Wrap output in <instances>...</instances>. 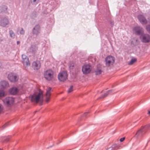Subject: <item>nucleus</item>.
Returning a JSON list of instances; mask_svg holds the SVG:
<instances>
[{
  "instance_id": "nucleus-16",
  "label": "nucleus",
  "mask_w": 150,
  "mask_h": 150,
  "mask_svg": "<svg viewBox=\"0 0 150 150\" xmlns=\"http://www.w3.org/2000/svg\"><path fill=\"white\" fill-rule=\"evenodd\" d=\"M121 146L118 144H115L111 146L108 148L107 150H117L120 149Z\"/></svg>"
},
{
  "instance_id": "nucleus-35",
  "label": "nucleus",
  "mask_w": 150,
  "mask_h": 150,
  "mask_svg": "<svg viewBox=\"0 0 150 150\" xmlns=\"http://www.w3.org/2000/svg\"><path fill=\"white\" fill-rule=\"evenodd\" d=\"M39 0H33V3H35L37 1H38Z\"/></svg>"
},
{
  "instance_id": "nucleus-20",
  "label": "nucleus",
  "mask_w": 150,
  "mask_h": 150,
  "mask_svg": "<svg viewBox=\"0 0 150 150\" xmlns=\"http://www.w3.org/2000/svg\"><path fill=\"white\" fill-rule=\"evenodd\" d=\"M113 91V90H112L108 91L103 95L100 98H103L107 96L108 95L112 94V91Z\"/></svg>"
},
{
  "instance_id": "nucleus-37",
  "label": "nucleus",
  "mask_w": 150,
  "mask_h": 150,
  "mask_svg": "<svg viewBox=\"0 0 150 150\" xmlns=\"http://www.w3.org/2000/svg\"><path fill=\"white\" fill-rule=\"evenodd\" d=\"M148 114L149 115H150V110L148 111Z\"/></svg>"
},
{
  "instance_id": "nucleus-19",
  "label": "nucleus",
  "mask_w": 150,
  "mask_h": 150,
  "mask_svg": "<svg viewBox=\"0 0 150 150\" xmlns=\"http://www.w3.org/2000/svg\"><path fill=\"white\" fill-rule=\"evenodd\" d=\"M19 90L16 87H13L10 89L9 92L11 94L15 95L18 92Z\"/></svg>"
},
{
  "instance_id": "nucleus-13",
  "label": "nucleus",
  "mask_w": 150,
  "mask_h": 150,
  "mask_svg": "<svg viewBox=\"0 0 150 150\" xmlns=\"http://www.w3.org/2000/svg\"><path fill=\"white\" fill-rule=\"evenodd\" d=\"M52 91V88L50 87L48 88L46 90V101L48 103L50 100L51 93Z\"/></svg>"
},
{
  "instance_id": "nucleus-22",
  "label": "nucleus",
  "mask_w": 150,
  "mask_h": 150,
  "mask_svg": "<svg viewBox=\"0 0 150 150\" xmlns=\"http://www.w3.org/2000/svg\"><path fill=\"white\" fill-rule=\"evenodd\" d=\"M137 59L136 58H132V59L129 62V64L131 65L135 62L137 61Z\"/></svg>"
},
{
  "instance_id": "nucleus-26",
  "label": "nucleus",
  "mask_w": 150,
  "mask_h": 150,
  "mask_svg": "<svg viewBox=\"0 0 150 150\" xmlns=\"http://www.w3.org/2000/svg\"><path fill=\"white\" fill-rule=\"evenodd\" d=\"M146 29L149 33L150 34V25H148L146 27Z\"/></svg>"
},
{
  "instance_id": "nucleus-27",
  "label": "nucleus",
  "mask_w": 150,
  "mask_h": 150,
  "mask_svg": "<svg viewBox=\"0 0 150 150\" xmlns=\"http://www.w3.org/2000/svg\"><path fill=\"white\" fill-rule=\"evenodd\" d=\"M73 87L72 86H71V87L69 89V90L68 91V93H70L73 91Z\"/></svg>"
},
{
  "instance_id": "nucleus-38",
  "label": "nucleus",
  "mask_w": 150,
  "mask_h": 150,
  "mask_svg": "<svg viewBox=\"0 0 150 150\" xmlns=\"http://www.w3.org/2000/svg\"><path fill=\"white\" fill-rule=\"evenodd\" d=\"M17 44L18 45L20 43V42L19 41H17Z\"/></svg>"
},
{
  "instance_id": "nucleus-34",
  "label": "nucleus",
  "mask_w": 150,
  "mask_h": 150,
  "mask_svg": "<svg viewBox=\"0 0 150 150\" xmlns=\"http://www.w3.org/2000/svg\"><path fill=\"white\" fill-rule=\"evenodd\" d=\"M101 0H98V2H97V5H99V3H100V1H101Z\"/></svg>"
},
{
  "instance_id": "nucleus-2",
  "label": "nucleus",
  "mask_w": 150,
  "mask_h": 150,
  "mask_svg": "<svg viewBox=\"0 0 150 150\" xmlns=\"http://www.w3.org/2000/svg\"><path fill=\"white\" fill-rule=\"evenodd\" d=\"M45 78L47 80H51L54 77V72L51 69L47 70L44 73Z\"/></svg>"
},
{
  "instance_id": "nucleus-6",
  "label": "nucleus",
  "mask_w": 150,
  "mask_h": 150,
  "mask_svg": "<svg viewBox=\"0 0 150 150\" xmlns=\"http://www.w3.org/2000/svg\"><path fill=\"white\" fill-rule=\"evenodd\" d=\"M42 98V92H40L38 94L35 95H34L30 96L31 100L32 102H35L36 103H38L41 97Z\"/></svg>"
},
{
  "instance_id": "nucleus-33",
  "label": "nucleus",
  "mask_w": 150,
  "mask_h": 150,
  "mask_svg": "<svg viewBox=\"0 0 150 150\" xmlns=\"http://www.w3.org/2000/svg\"><path fill=\"white\" fill-rule=\"evenodd\" d=\"M8 125V123H6L3 126V127L4 128L6 126H7Z\"/></svg>"
},
{
  "instance_id": "nucleus-4",
  "label": "nucleus",
  "mask_w": 150,
  "mask_h": 150,
  "mask_svg": "<svg viewBox=\"0 0 150 150\" xmlns=\"http://www.w3.org/2000/svg\"><path fill=\"white\" fill-rule=\"evenodd\" d=\"M14 98L11 97H7L3 100L4 104L8 106L13 105L14 103Z\"/></svg>"
},
{
  "instance_id": "nucleus-30",
  "label": "nucleus",
  "mask_w": 150,
  "mask_h": 150,
  "mask_svg": "<svg viewBox=\"0 0 150 150\" xmlns=\"http://www.w3.org/2000/svg\"><path fill=\"white\" fill-rule=\"evenodd\" d=\"M3 110V105L0 104V113H1Z\"/></svg>"
},
{
  "instance_id": "nucleus-36",
  "label": "nucleus",
  "mask_w": 150,
  "mask_h": 150,
  "mask_svg": "<svg viewBox=\"0 0 150 150\" xmlns=\"http://www.w3.org/2000/svg\"><path fill=\"white\" fill-rule=\"evenodd\" d=\"M4 140H4V141H7L8 140V139H5V138L6 137H4Z\"/></svg>"
},
{
  "instance_id": "nucleus-12",
  "label": "nucleus",
  "mask_w": 150,
  "mask_h": 150,
  "mask_svg": "<svg viewBox=\"0 0 150 150\" xmlns=\"http://www.w3.org/2000/svg\"><path fill=\"white\" fill-rule=\"evenodd\" d=\"M22 62L24 65H25L27 66H29L30 65V63L29 60V58L26 56L25 54H22Z\"/></svg>"
},
{
  "instance_id": "nucleus-11",
  "label": "nucleus",
  "mask_w": 150,
  "mask_h": 150,
  "mask_svg": "<svg viewBox=\"0 0 150 150\" xmlns=\"http://www.w3.org/2000/svg\"><path fill=\"white\" fill-rule=\"evenodd\" d=\"M137 18L140 23L142 25L146 24L148 21L145 16L142 15H139L137 16Z\"/></svg>"
},
{
  "instance_id": "nucleus-29",
  "label": "nucleus",
  "mask_w": 150,
  "mask_h": 150,
  "mask_svg": "<svg viewBox=\"0 0 150 150\" xmlns=\"http://www.w3.org/2000/svg\"><path fill=\"white\" fill-rule=\"evenodd\" d=\"M25 32L23 28H22L20 32V33L21 34H24Z\"/></svg>"
},
{
  "instance_id": "nucleus-10",
  "label": "nucleus",
  "mask_w": 150,
  "mask_h": 150,
  "mask_svg": "<svg viewBox=\"0 0 150 150\" xmlns=\"http://www.w3.org/2000/svg\"><path fill=\"white\" fill-rule=\"evenodd\" d=\"M133 31L136 35H141L143 33L142 28L138 26L134 28Z\"/></svg>"
},
{
  "instance_id": "nucleus-8",
  "label": "nucleus",
  "mask_w": 150,
  "mask_h": 150,
  "mask_svg": "<svg viewBox=\"0 0 150 150\" xmlns=\"http://www.w3.org/2000/svg\"><path fill=\"white\" fill-rule=\"evenodd\" d=\"M58 77L59 80L60 81H65L67 78V72L64 71L59 73L58 75Z\"/></svg>"
},
{
  "instance_id": "nucleus-24",
  "label": "nucleus",
  "mask_w": 150,
  "mask_h": 150,
  "mask_svg": "<svg viewBox=\"0 0 150 150\" xmlns=\"http://www.w3.org/2000/svg\"><path fill=\"white\" fill-rule=\"evenodd\" d=\"M10 36L12 38H14L15 37V34L13 31L11 30L9 32Z\"/></svg>"
},
{
  "instance_id": "nucleus-5",
  "label": "nucleus",
  "mask_w": 150,
  "mask_h": 150,
  "mask_svg": "<svg viewBox=\"0 0 150 150\" xmlns=\"http://www.w3.org/2000/svg\"><path fill=\"white\" fill-rule=\"evenodd\" d=\"M91 69L92 67L91 65L86 64L82 66V70L84 74H87L90 73Z\"/></svg>"
},
{
  "instance_id": "nucleus-18",
  "label": "nucleus",
  "mask_w": 150,
  "mask_h": 150,
  "mask_svg": "<svg viewBox=\"0 0 150 150\" xmlns=\"http://www.w3.org/2000/svg\"><path fill=\"white\" fill-rule=\"evenodd\" d=\"M40 27L39 25H37L35 26L33 30V33L34 34L38 35L40 32Z\"/></svg>"
},
{
  "instance_id": "nucleus-32",
  "label": "nucleus",
  "mask_w": 150,
  "mask_h": 150,
  "mask_svg": "<svg viewBox=\"0 0 150 150\" xmlns=\"http://www.w3.org/2000/svg\"><path fill=\"white\" fill-rule=\"evenodd\" d=\"M125 139V137H122V138H120V142H122Z\"/></svg>"
},
{
  "instance_id": "nucleus-9",
  "label": "nucleus",
  "mask_w": 150,
  "mask_h": 150,
  "mask_svg": "<svg viewBox=\"0 0 150 150\" xmlns=\"http://www.w3.org/2000/svg\"><path fill=\"white\" fill-rule=\"evenodd\" d=\"M8 79L11 82H15L18 79V76L15 74L11 73L8 76Z\"/></svg>"
},
{
  "instance_id": "nucleus-15",
  "label": "nucleus",
  "mask_w": 150,
  "mask_h": 150,
  "mask_svg": "<svg viewBox=\"0 0 150 150\" xmlns=\"http://www.w3.org/2000/svg\"><path fill=\"white\" fill-rule=\"evenodd\" d=\"M9 23L8 19L6 18H3L1 20L0 22V25L3 27L5 26Z\"/></svg>"
},
{
  "instance_id": "nucleus-7",
  "label": "nucleus",
  "mask_w": 150,
  "mask_h": 150,
  "mask_svg": "<svg viewBox=\"0 0 150 150\" xmlns=\"http://www.w3.org/2000/svg\"><path fill=\"white\" fill-rule=\"evenodd\" d=\"M140 39L144 43H148L150 42V36L149 34L143 33L140 35Z\"/></svg>"
},
{
  "instance_id": "nucleus-23",
  "label": "nucleus",
  "mask_w": 150,
  "mask_h": 150,
  "mask_svg": "<svg viewBox=\"0 0 150 150\" xmlns=\"http://www.w3.org/2000/svg\"><path fill=\"white\" fill-rule=\"evenodd\" d=\"M5 96L4 91L2 90H0V98L4 97Z\"/></svg>"
},
{
  "instance_id": "nucleus-25",
  "label": "nucleus",
  "mask_w": 150,
  "mask_h": 150,
  "mask_svg": "<svg viewBox=\"0 0 150 150\" xmlns=\"http://www.w3.org/2000/svg\"><path fill=\"white\" fill-rule=\"evenodd\" d=\"M69 66V69L71 70L73 69L74 68V63L70 64Z\"/></svg>"
},
{
  "instance_id": "nucleus-3",
  "label": "nucleus",
  "mask_w": 150,
  "mask_h": 150,
  "mask_svg": "<svg viewBox=\"0 0 150 150\" xmlns=\"http://www.w3.org/2000/svg\"><path fill=\"white\" fill-rule=\"evenodd\" d=\"M114 57L111 56L109 55L105 59V65L107 67H109L111 64H113L115 62Z\"/></svg>"
},
{
  "instance_id": "nucleus-28",
  "label": "nucleus",
  "mask_w": 150,
  "mask_h": 150,
  "mask_svg": "<svg viewBox=\"0 0 150 150\" xmlns=\"http://www.w3.org/2000/svg\"><path fill=\"white\" fill-rule=\"evenodd\" d=\"M110 23L111 25V26L112 27H113L114 25V21L112 20H110Z\"/></svg>"
},
{
  "instance_id": "nucleus-17",
  "label": "nucleus",
  "mask_w": 150,
  "mask_h": 150,
  "mask_svg": "<svg viewBox=\"0 0 150 150\" xmlns=\"http://www.w3.org/2000/svg\"><path fill=\"white\" fill-rule=\"evenodd\" d=\"M8 86L9 84L6 81H2L0 83V87L1 88H5Z\"/></svg>"
},
{
  "instance_id": "nucleus-14",
  "label": "nucleus",
  "mask_w": 150,
  "mask_h": 150,
  "mask_svg": "<svg viewBox=\"0 0 150 150\" xmlns=\"http://www.w3.org/2000/svg\"><path fill=\"white\" fill-rule=\"evenodd\" d=\"M32 66L35 70H38L41 67V63L40 61H36L32 64Z\"/></svg>"
},
{
  "instance_id": "nucleus-1",
  "label": "nucleus",
  "mask_w": 150,
  "mask_h": 150,
  "mask_svg": "<svg viewBox=\"0 0 150 150\" xmlns=\"http://www.w3.org/2000/svg\"><path fill=\"white\" fill-rule=\"evenodd\" d=\"M150 126H146L144 127L142 126L136 133L135 137L137 138L142 137L146 132L147 130L150 127Z\"/></svg>"
},
{
  "instance_id": "nucleus-31",
  "label": "nucleus",
  "mask_w": 150,
  "mask_h": 150,
  "mask_svg": "<svg viewBox=\"0 0 150 150\" xmlns=\"http://www.w3.org/2000/svg\"><path fill=\"white\" fill-rule=\"evenodd\" d=\"M88 112H85L83 115V116L85 117H87V115L88 114Z\"/></svg>"
},
{
  "instance_id": "nucleus-21",
  "label": "nucleus",
  "mask_w": 150,
  "mask_h": 150,
  "mask_svg": "<svg viewBox=\"0 0 150 150\" xmlns=\"http://www.w3.org/2000/svg\"><path fill=\"white\" fill-rule=\"evenodd\" d=\"M95 72L96 75H99L101 74L102 73V71L101 69L97 68L95 71Z\"/></svg>"
}]
</instances>
